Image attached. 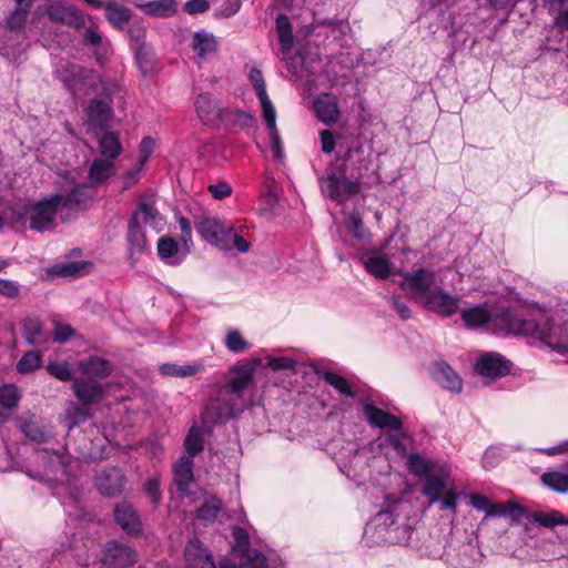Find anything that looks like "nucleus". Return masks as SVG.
<instances>
[{"instance_id": "obj_35", "label": "nucleus", "mask_w": 568, "mask_h": 568, "mask_svg": "<svg viewBox=\"0 0 568 568\" xmlns=\"http://www.w3.org/2000/svg\"><path fill=\"white\" fill-rule=\"evenodd\" d=\"M276 33L283 52H288L294 45L293 27L287 16L278 14L275 20Z\"/></svg>"}, {"instance_id": "obj_58", "label": "nucleus", "mask_w": 568, "mask_h": 568, "mask_svg": "<svg viewBox=\"0 0 568 568\" xmlns=\"http://www.w3.org/2000/svg\"><path fill=\"white\" fill-rule=\"evenodd\" d=\"M227 244L229 247L224 251H231L232 248H236L240 253H247L251 248V244L240 234H237L232 225H230L227 230Z\"/></svg>"}, {"instance_id": "obj_3", "label": "nucleus", "mask_w": 568, "mask_h": 568, "mask_svg": "<svg viewBox=\"0 0 568 568\" xmlns=\"http://www.w3.org/2000/svg\"><path fill=\"white\" fill-rule=\"evenodd\" d=\"M158 219H160L159 211L146 203H140L133 212L129 221L126 234L129 258L132 263H135L148 250L142 224L155 223Z\"/></svg>"}, {"instance_id": "obj_14", "label": "nucleus", "mask_w": 568, "mask_h": 568, "mask_svg": "<svg viewBox=\"0 0 568 568\" xmlns=\"http://www.w3.org/2000/svg\"><path fill=\"white\" fill-rule=\"evenodd\" d=\"M102 562L112 568H128L138 560L134 549L118 541H110L102 551Z\"/></svg>"}, {"instance_id": "obj_60", "label": "nucleus", "mask_w": 568, "mask_h": 568, "mask_svg": "<svg viewBox=\"0 0 568 568\" xmlns=\"http://www.w3.org/2000/svg\"><path fill=\"white\" fill-rule=\"evenodd\" d=\"M144 493L150 498L151 503L158 505L161 500L160 480L158 477H151L144 483Z\"/></svg>"}, {"instance_id": "obj_51", "label": "nucleus", "mask_w": 568, "mask_h": 568, "mask_svg": "<svg viewBox=\"0 0 568 568\" xmlns=\"http://www.w3.org/2000/svg\"><path fill=\"white\" fill-rule=\"evenodd\" d=\"M20 393L16 385L7 384L0 387V405L7 409H12L18 405Z\"/></svg>"}, {"instance_id": "obj_43", "label": "nucleus", "mask_w": 568, "mask_h": 568, "mask_svg": "<svg viewBox=\"0 0 568 568\" xmlns=\"http://www.w3.org/2000/svg\"><path fill=\"white\" fill-rule=\"evenodd\" d=\"M531 518L535 523L551 528L557 525H568V519L558 510H551L549 513L535 511L531 515Z\"/></svg>"}, {"instance_id": "obj_22", "label": "nucleus", "mask_w": 568, "mask_h": 568, "mask_svg": "<svg viewBox=\"0 0 568 568\" xmlns=\"http://www.w3.org/2000/svg\"><path fill=\"white\" fill-rule=\"evenodd\" d=\"M314 110L321 122L334 124L339 118L338 99L332 93H322L314 101Z\"/></svg>"}, {"instance_id": "obj_19", "label": "nucleus", "mask_w": 568, "mask_h": 568, "mask_svg": "<svg viewBox=\"0 0 568 568\" xmlns=\"http://www.w3.org/2000/svg\"><path fill=\"white\" fill-rule=\"evenodd\" d=\"M72 390L79 403L84 406L98 404L105 394L104 387L89 378H74Z\"/></svg>"}, {"instance_id": "obj_5", "label": "nucleus", "mask_w": 568, "mask_h": 568, "mask_svg": "<svg viewBox=\"0 0 568 568\" xmlns=\"http://www.w3.org/2000/svg\"><path fill=\"white\" fill-rule=\"evenodd\" d=\"M364 414L367 418L368 423L373 427L389 429L386 433V442L398 453L405 454L406 445H405V434L403 432V423L402 420L373 404H366L364 406Z\"/></svg>"}, {"instance_id": "obj_45", "label": "nucleus", "mask_w": 568, "mask_h": 568, "mask_svg": "<svg viewBox=\"0 0 568 568\" xmlns=\"http://www.w3.org/2000/svg\"><path fill=\"white\" fill-rule=\"evenodd\" d=\"M322 378L341 395L354 397L355 393L352 390L348 381L342 375L326 371L322 374Z\"/></svg>"}, {"instance_id": "obj_55", "label": "nucleus", "mask_w": 568, "mask_h": 568, "mask_svg": "<svg viewBox=\"0 0 568 568\" xmlns=\"http://www.w3.org/2000/svg\"><path fill=\"white\" fill-rule=\"evenodd\" d=\"M47 371L50 375L62 382H68L73 378V369L68 362L49 363Z\"/></svg>"}, {"instance_id": "obj_21", "label": "nucleus", "mask_w": 568, "mask_h": 568, "mask_svg": "<svg viewBox=\"0 0 568 568\" xmlns=\"http://www.w3.org/2000/svg\"><path fill=\"white\" fill-rule=\"evenodd\" d=\"M47 13L50 20L61 22L73 28H80L85 22L84 14L80 9L64 2H58L49 6Z\"/></svg>"}, {"instance_id": "obj_50", "label": "nucleus", "mask_w": 568, "mask_h": 568, "mask_svg": "<svg viewBox=\"0 0 568 568\" xmlns=\"http://www.w3.org/2000/svg\"><path fill=\"white\" fill-rule=\"evenodd\" d=\"M184 447L190 458L194 457L203 450L204 442L200 430L196 427H192L189 430L184 440Z\"/></svg>"}, {"instance_id": "obj_33", "label": "nucleus", "mask_w": 568, "mask_h": 568, "mask_svg": "<svg viewBox=\"0 0 568 568\" xmlns=\"http://www.w3.org/2000/svg\"><path fill=\"white\" fill-rule=\"evenodd\" d=\"M103 8L105 9V17L108 21L114 27L123 28L129 23L131 11L125 6L116 1H109L104 2Z\"/></svg>"}, {"instance_id": "obj_41", "label": "nucleus", "mask_w": 568, "mask_h": 568, "mask_svg": "<svg viewBox=\"0 0 568 568\" xmlns=\"http://www.w3.org/2000/svg\"><path fill=\"white\" fill-rule=\"evenodd\" d=\"M114 172L113 163L105 159H95L90 168V179L95 183H101L110 178Z\"/></svg>"}, {"instance_id": "obj_38", "label": "nucleus", "mask_w": 568, "mask_h": 568, "mask_svg": "<svg viewBox=\"0 0 568 568\" xmlns=\"http://www.w3.org/2000/svg\"><path fill=\"white\" fill-rule=\"evenodd\" d=\"M101 154L113 160L122 152L119 135L114 132H105L99 140Z\"/></svg>"}, {"instance_id": "obj_64", "label": "nucleus", "mask_w": 568, "mask_h": 568, "mask_svg": "<svg viewBox=\"0 0 568 568\" xmlns=\"http://www.w3.org/2000/svg\"><path fill=\"white\" fill-rule=\"evenodd\" d=\"M267 364L273 371H287L294 368L295 361L291 357H271Z\"/></svg>"}, {"instance_id": "obj_28", "label": "nucleus", "mask_w": 568, "mask_h": 568, "mask_svg": "<svg viewBox=\"0 0 568 568\" xmlns=\"http://www.w3.org/2000/svg\"><path fill=\"white\" fill-rule=\"evenodd\" d=\"M254 124L255 118L251 113L224 108L221 126H224L226 130H244L253 128Z\"/></svg>"}, {"instance_id": "obj_46", "label": "nucleus", "mask_w": 568, "mask_h": 568, "mask_svg": "<svg viewBox=\"0 0 568 568\" xmlns=\"http://www.w3.org/2000/svg\"><path fill=\"white\" fill-rule=\"evenodd\" d=\"M42 364V354L40 351L27 352L17 363V371L21 374H29L39 368Z\"/></svg>"}, {"instance_id": "obj_27", "label": "nucleus", "mask_w": 568, "mask_h": 568, "mask_svg": "<svg viewBox=\"0 0 568 568\" xmlns=\"http://www.w3.org/2000/svg\"><path fill=\"white\" fill-rule=\"evenodd\" d=\"M145 36L146 29L141 22L134 21L129 26L128 37L139 63L146 61L151 53L150 48L145 43Z\"/></svg>"}, {"instance_id": "obj_59", "label": "nucleus", "mask_w": 568, "mask_h": 568, "mask_svg": "<svg viewBox=\"0 0 568 568\" xmlns=\"http://www.w3.org/2000/svg\"><path fill=\"white\" fill-rule=\"evenodd\" d=\"M248 80L255 90L257 98L264 97L266 92V83L263 73L257 68H252L248 72Z\"/></svg>"}, {"instance_id": "obj_40", "label": "nucleus", "mask_w": 568, "mask_h": 568, "mask_svg": "<svg viewBox=\"0 0 568 568\" xmlns=\"http://www.w3.org/2000/svg\"><path fill=\"white\" fill-rule=\"evenodd\" d=\"M541 481L550 489L566 494L568 493V478L566 474L559 468L556 471H547L541 476Z\"/></svg>"}, {"instance_id": "obj_15", "label": "nucleus", "mask_w": 568, "mask_h": 568, "mask_svg": "<svg viewBox=\"0 0 568 568\" xmlns=\"http://www.w3.org/2000/svg\"><path fill=\"white\" fill-rule=\"evenodd\" d=\"M511 363L497 353H487L476 363V372L493 381L501 378L510 373Z\"/></svg>"}, {"instance_id": "obj_9", "label": "nucleus", "mask_w": 568, "mask_h": 568, "mask_svg": "<svg viewBox=\"0 0 568 568\" xmlns=\"http://www.w3.org/2000/svg\"><path fill=\"white\" fill-rule=\"evenodd\" d=\"M60 206V214L63 221L70 219V212L77 213L87 206L92 197L91 187L87 184H78L68 194H54Z\"/></svg>"}, {"instance_id": "obj_16", "label": "nucleus", "mask_w": 568, "mask_h": 568, "mask_svg": "<svg viewBox=\"0 0 568 568\" xmlns=\"http://www.w3.org/2000/svg\"><path fill=\"white\" fill-rule=\"evenodd\" d=\"M91 74L90 70L69 61L60 62L57 69V77L72 95H75L77 90L91 78Z\"/></svg>"}, {"instance_id": "obj_11", "label": "nucleus", "mask_w": 568, "mask_h": 568, "mask_svg": "<svg viewBox=\"0 0 568 568\" xmlns=\"http://www.w3.org/2000/svg\"><path fill=\"white\" fill-rule=\"evenodd\" d=\"M196 115L201 123L212 128H220L224 108L210 93H200L194 100Z\"/></svg>"}, {"instance_id": "obj_13", "label": "nucleus", "mask_w": 568, "mask_h": 568, "mask_svg": "<svg viewBox=\"0 0 568 568\" xmlns=\"http://www.w3.org/2000/svg\"><path fill=\"white\" fill-rule=\"evenodd\" d=\"M185 568H216L211 554L203 547L197 539L187 542L184 549ZM220 568H241L233 562L224 561Z\"/></svg>"}, {"instance_id": "obj_61", "label": "nucleus", "mask_w": 568, "mask_h": 568, "mask_svg": "<svg viewBox=\"0 0 568 568\" xmlns=\"http://www.w3.org/2000/svg\"><path fill=\"white\" fill-rule=\"evenodd\" d=\"M457 499H458V494L455 491V489L449 488V489H446L442 495H439V499L437 503L440 504L439 508L442 510L449 509L453 513H456Z\"/></svg>"}, {"instance_id": "obj_32", "label": "nucleus", "mask_w": 568, "mask_h": 568, "mask_svg": "<svg viewBox=\"0 0 568 568\" xmlns=\"http://www.w3.org/2000/svg\"><path fill=\"white\" fill-rule=\"evenodd\" d=\"M149 16L168 18L175 14L178 3L175 0H152L145 3L136 4Z\"/></svg>"}, {"instance_id": "obj_52", "label": "nucleus", "mask_w": 568, "mask_h": 568, "mask_svg": "<svg viewBox=\"0 0 568 568\" xmlns=\"http://www.w3.org/2000/svg\"><path fill=\"white\" fill-rule=\"evenodd\" d=\"M321 187L323 193L331 200L336 201L342 196L341 178H338L336 174H331L321 179Z\"/></svg>"}, {"instance_id": "obj_63", "label": "nucleus", "mask_w": 568, "mask_h": 568, "mask_svg": "<svg viewBox=\"0 0 568 568\" xmlns=\"http://www.w3.org/2000/svg\"><path fill=\"white\" fill-rule=\"evenodd\" d=\"M0 295L17 298L20 295L19 284L14 281L0 278Z\"/></svg>"}, {"instance_id": "obj_44", "label": "nucleus", "mask_w": 568, "mask_h": 568, "mask_svg": "<svg viewBox=\"0 0 568 568\" xmlns=\"http://www.w3.org/2000/svg\"><path fill=\"white\" fill-rule=\"evenodd\" d=\"M408 468L413 474L424 477L437 469L435 463L427 460L418 454L408 455Z\"/></svg>"}, {"instance_id": "obj_8", "label": "nucleus", "mask_w": 568, "mask_h": 568, "mask_svg": "<svg viewBox=\"0 0 568 568\" xmlns=\"http://www.w3.org/2000/svg\"><path fill=\"white\" fill-rule=\"evenodd\" d=\"M58 212L60 213V206L54 195L28 206L26 214L30 229L39 232L52 229L54 226V216Z\"/></svg>"}, {"instance_id": "obj_37", "label": "nucleus", "mask_w": 568, "mask_h": 568, "mask_svg": "<svg viewBox=\"0 0 568 568\" xmlns=\"http://www.w3.org/2000/svg\"><path fill=\"white\" fill-rule=\"evenodd\" d=\"M203 369L201 364L176 365L174 363H164L159 371L164 376L171 377H189L196 375Z\"/></svg>"}, {"instance_id": "obj_36", "label": "nucleus", "mask_w": 568, "mask_h": 568, "mask_svg": "<svg viewBox=\"0 0 568 568\" xmlns=\"http://www.w3.org/2000/svg\"><path fill=\"white\" fill-rule=\"evenodd\" d=\"M460 315L466 326L469 328L483 326L491 320L490 312L481 305L463 310Z\"/></svg>"}, {"instance_id": "obj_20", "label": "nucleus", "mask_w": 568, "mask_h": 568, "mask_svg": "<svg viewBox=\"0 0 568 568\" xmlns=\"http://www.w3.org/2000/svg\"><path fill=\"white\" fill-rule=\"evenodd\" d=\"M88 120L95 128H106L113 115L111 93H105L103 98L92 99L87 108Z\"/></svg>"}, {"instance_id": "obj_53", "label": "nucleus", "mask_w": 568, "mask_h": 568, "mask_svg": "<svg viewBox=\"0 0 568 568\" xmlns=\"http://www.w3.org/2000/svg\"><path fill=\"white\" fill-rule=\"evenodd\" d=\"M30 3H26L24 7L18 6L7 19V24L11 31L23 29L28 14Z\"/></svg>"}, {"instance_id": "obj_7", "label": "nucleus", "mask_w": 568, "mask_h": 568, "mask_svg": "<svg viewBox=\"0 0 568 568\" xmlns=\"http://www.w3.org/2000/svg\"><path fill=\"white\" fill-rule=\"evenodd\" d=\"M469 505L479 511H484L487 517H509L515 521H518L526 515V508L514 503H494L488 497L471 493L468 496Z\"/></svg>"}, {"instance_id": "obj_47", "label": "nucleus", "mask_w": 568, "mask_h": 568, "mask_svg": "<svg viewBox=\"0 0 568 568\" xmlns=\"http://www.w3.org/2000/svg\"><path fill=\"white\" fill-rule=\"evenodd\" d=\"M222 510V501L214 496L205 499L203 505L197 509L196 515L203 520H215Z\"/></svg>"}, {"instance_id": "obj_30", "label": "nucleus", "mask_w": 568, "mask_h": 568, "mask_svg": "<svg viewBox=\"0 0 568 568\" xmlns=\"http://www.w3.org/2000/svg\"><path fill=\"white\" fill-rule=\"evenodd\" d=\"M92 414L88 406H84L74 400H68L64 409L65 426L69 430L74 427L84 424Z\"/></svg>"}, {"instance_id": "obj_23", "label": "nucleus", "mask_w": 568, "mask_h": 568, "mask_svg": "<svg viewBox=\"0 0 568 568\" xmlns=\"http://www.w3.org/2000/svg\"><path fill=\"white\" fill-rule=\"evenodd\" d=\"M432 376L438 385L449 392L460 393L463 389V379L445 362L434 364Z\"/></svg>"}, {"instance_id": "obj_2", "label": "nucleus", "mask_w": 568, "mask_h": 568, "mask_svg": "<svg viewBox=\"0 0 568 568\" xmlns=\"http://www.w3.org/2000/svg\"><path fill=\"white\" fill-rule=\"evenodd\" d=\"M511 329L516 334L531 336L542 341L550 348L562 352L568 349V329L556 324L549 318L538 320H516L513 322Z\"/></svg>"}, {"instance_id": "obj_17", "label": "nucleus", "mask_w": 568, "mask_h": 568, "mask_svg": "<svg viewBox=\"0 0 568 568\" xmlns=\"http://www.w3.org/2000/svg\"><path fill=\"white\" fill-rule=\"evenodd\" d=\"M423 304L427 310L448 317L458 311L459 298L442 288H437L426 296Z\"/></svg>"}, {"instance_id": "obj_25", "label": "nucleus", "mask_w": 568, "mask_h": 568, "mask_svg": "<svg viewBox=\"0 0 568 568\" xmlns=\"http://www.w3.org/2000/svg\"><path fill=\"white\" fill-rule=\"evenodd\" d=\"M114 518L125 532L134 535L141 531V521L131 504L122 501L116 505Z\"/></svg>"}, {"instance_id": "obj_26", "label": "nucleus", "mask_w": 568, "mask_h": 568, "mask_svg": "<svg viewBox=\"0 0 568 568\" xmlns=\"http://www.w3.org/2000/svg\"><path fill=\"white\" fill-rule=\"evenodd\" d=\"M78 367L83 375L90 378H105L112 374L111 362L95 355L81 359Z\"/></svg>"}, {"instance_id": "obj_48", "label": "nucleus", "mask_w": 568, "mask_h": 568, "mask_svg": "<svg viewBox=\"0 0 568 568\" xmlns=\"http://www.w3.org/2000/svg\"><path fill=\"white\" fill-rule=\"evenodd\" d=\"M225 347L232 353H242L250 346L248 342L242 336L239 329L231 328L224 338Z\"/></svg>"}, {"instance_id": "obj_31", "label": "nucleus", "mask_w": 568, "mask_h": 568, "mask_svg": "<svg viewBox=\"0 0 568 568\" xmlns=\"http://www.w3.org/2000/svg\"><path fill=\"white\" fill-rule=\"evenodd\" d=\"M193 481V463L190 457H181L174 466V483L182 494H186Z\"/></svg>"}, {"instance_id": "obj_49", "label": "nucleus", "mask_w": 568, "mask_h": 568, "mask_svg": "<svg viewBox=\"0 0 568 568\" xmlns=\"http://www.w3.org/2000/svg\"><path fill=\"white\" fill-rule=\"evenodd\" d=\"M241 568H268L265 555L258 550L251 549L241 556Z\"/></svg>"}, {"instance_id": "obj_42", "label": "nucleus", "mask_w": 568, "mask_h": 568, "mask_svg": "<svg viewBox=\"0 0 568 568\" xmlns=\"http://www.w3.org/2000/svg\"><path fill=\"white\" fill-rule=\"evenodd\" d=\"M23 335L28 344L36 345L44 342L43 327L38 318H27L23 322Z\"/></svg>"}, {"instance_id": "obj_34", "label": "nucleus", "mask_w": 568, "mask_h": 568, "mask_svg": "<svg viewBox=\"0 0 568 568\" xmlns=\"http://www.w3.org/2000/svg\"><path fill=\"white\" fill-rule=\"evenodd\" d=\"M475 549L471 545H464L458 551L447 552V561L450 568H476V559L474 557Z\"/></svg>"}, {"instance_id": "obj_29", "label": "nucleus", "mask_w": 568, "mask_h": 568, "mask_svg": "<svg viewBox=\"0 0 568 568\" xmlns=\"http://www.w3.org/2000/svg\"><path fill=\"white\" fill-rule=\"evenodd\" d=\"M362 261L367 273L378 280H386L392 273V263L382 252H373Z\"/></svg>"}, {"instance_id": "obj_62", "label": "nucleus", "mask_w": 568, "mask_h": 568, "mask_svg": "<svg viewBox=\"0 0 568 568\" xmlns=\"http://www.w3.org/2000/svg\"><path fill=\"white\" fill-rule=\"evenodd\" d=\"M21 432L26 435V437H28L29 439H31L33 442H37V443L47 442L45 433L33 423H23L21 425Z\"/></svg>"}, {"instance_id": "obj_39", "label": "nucleus", "mask_w": 568, "mask_h": 568, "mask_svg": "<svg viewBox=\"0 0 568 568\" xmlns=\"http://www.w3.org/2000/svg\"><path fill=\"white\" fill-rule=\"evenodd\" d=\"M179 246L172 237H161L158 243L159 256L169 264H179L182 258L178 257Z\"/></svg>"}, {"instance_id": "obj_18", "label": "nucleus", "mask_w": 568, "mask_h": 568, "mask_svg": "<svg viewBox=\"0 0 568 568\" xmlns=\"http://www.w3.org/2000/svg\"><path fill=\"white\" fill-rule=\"evenodd\" d=\"M190 48L195 53L196 62L201 63L217 54L220 43L213 33L200 30L193 34Z\"/></svg>"}, {"instance_id": "obj_1", "label": "nucleus", "mask_w": 568, "mask_h": 568, "mask_svg": "<svg viewBox=\"0 0 568 568\" xmlns=\"http://www.w3.org/2000/svg\"><path fill=\"white\" fill-rule=\"evenodd\" d=\"M229 382L221 386L216 395L205 405L201 417L203 424H217L234 417L235 409L243 398V392L248 387L254 376V365L244 364L231 371Z\"/></svg>"}, {"instance_id": "obj_56", "label": "nucleus", "mask_w": 568, "mask_h": 568, "mask_svg": "<svg viewBox=\"0 0 568 568\" xmlns=\"http://www.w3.org/2000/svg\"><path fill=\"white\" fill-rule=\"evenodd\" d=\"M258 101L262 108V114L267 130L275 131L276 128V110L268 95L260 97Z\"/></svg>"}, {"instance_id": "obj_12", "label": "nucleus", "mask_w": 568, "mask_h": 568, "mask_svg": "<svg viewBox=\"0 0 568 568\" xmlns=\"http://www.w3.org/2000/svg\"><path fill=\"white\" fill-rule=\"evenodd\" d=\"M126 484L125 474L118 467L110 466L95 476V486L105 497H115L122 494Z\"/></svg>"}, {"instance_id": "obj_6", "label": "nucleus", "mask_w": 568, "mask_h": 568, "mask_svg": "<svg viewBox=\"0 0 568 568\" xmlns=\"http://www.w3.org/2000/svg\"><path fill=\"white\" fill-rule=\"evenodd\" d=\"M435 277L433 270L419 267L413 272L403 273L398 285L409 298L423 303L432 292Z\"/></svg>"}, {"instance_id": "obj_57", "label": "nucleus", "mask_w": 568, "mask_h": 568, "mask_svg": "<svg viewBox=\"0 0 568 568\" xmlns=\"http://www.w3.org/2000/svg\"><path fill=\"white\" fill-rule=\"evenodd\" d=\"M347 229L352 235L358 240H365L367 237V230L364 226L361 214L356 211L349 214Z\"/></svg>"}, {"instance_id": "obj_54", "label": "nucleus", "mask_w": 568, "mask_h": 568, "mask_svg": "<svg viewBox=\"0 0 568 568\" xmlns=\"http://www.w3.org/2000/svg\"><path fill=\"white\" fill-rule=\"evenodd\" d=\"M233 537V550L241 556L246 551L251 550L250 548V536L248 532L242 527H234L232 530Z\"/></svg>"}, {"instance_id": "obj_10", "label": "nucleus", "mask_w": 568, "mask_h": 568, "mask_svg": "<svg viewBox=\"0 0 568 568\" xmlns=\"http://www.w3.org/2000/svg\"><path fill=\"white\" fill-rule=\"evenodd\" d=\"M230 224H225L216 219L201 217L195 222L196 232L211 245L219 250L229 247L227 230Z\"/></svg>"}, {"instance_id": "obj_24", "label": "nucleus", "mask_w": 568, "mask_h": 568, "mask_svg": "<svg viewBox=\"0 0 568 568\" xmlns=\"http://www.w3.org/2000/svg\"><path fill=\"white\" fill-rule=\"evenodd\" d=\"M440 475L429 474L425 477V483L422 488V493L429 499V504H435L439 499V495H442L446 490V480L445 477H448L449 469L447 466H440L437 468Z\"/></svg>"}, {"instance_id": "obj_4", "label": "nucleus", "mask_w": 568, "mask_h": 568, "mask_svg": "<svg viewBox=\"0 0 568 568\" xmlns=\"http://www.w3.org/2000/svg\"><path fill=\"white\" fill-rule=\"evenodd\" d=\"M402 500H397L388 509L381 510L373 519L372 526L376 535L387 544H400L407 541L410 537V528L403 524H396V516L398 509L404 507Z\"/></svg>"}]
</instances>
